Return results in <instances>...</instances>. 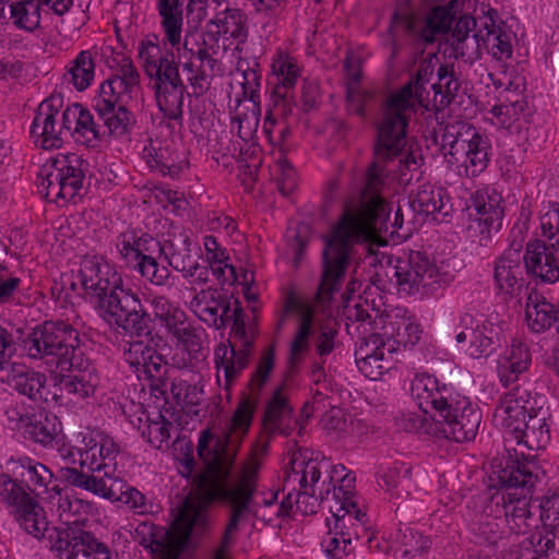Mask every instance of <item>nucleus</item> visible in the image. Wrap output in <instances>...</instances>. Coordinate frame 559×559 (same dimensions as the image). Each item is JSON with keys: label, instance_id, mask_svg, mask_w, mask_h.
<instances>
[{"label": "nucleus", "instance_id": "nucleus-1", "mask_svg": "<svg viewBox=\"0 0 559 559\" xmlns=\"http://www.w3.org/2000/svg\"><path fill=\"white\" fill-rule=\"evenodd\" d=\"M433 69L421 63L414 79L386 102L378 129L374 160L366 174L361 199L356 206H346L336 224L322 236L321 280L317 294H335L349 266L359 258L358 250L369 251L377 231L386 228L391 207L381 195L386 174H394L400 183L407 185L423 164L418 150L407 146L406 111L413 100L423 102L425 84Z\"/></svg>", "mask_w": 559, "mask_h": 559}, {"label": "nucleus", "instance_id": "nucleus-2", "mask_svg": "<svg viewBox=\"0 0 559 559\" xmlns=\"http://www.w3.org/2000/svg\"><path fill=\"white\" fill-rule=\"evenodd\" d=\"M267 445L266 441L260 448H254L251 457L243 464L239 475L233 481L228 480L229 474L216 472L210 462H204L209 476L202 479L200 493L189 495L185 498L168 530L153 523H140L135 528L140 544L151 548L152 551H159L166 556H178L193 546L194 539L207 530L210 525L209 504L214 500H219L229 508V519L213 559H228L229 547L239 530V524L247 520L248 515L258 512L253 495L257 491L261 461L257 455L258 452L265 453Z\"/></svg>", "mask_w": 559, "mask_h": 559}, {"label": "nucleus", "instance_id": "nucleus-3", "mask_svg": "<svg viewBox=\"0 0 559 559\" xmlns=\"http://www.w3.org/2000/svg\"><path fill=\"white\" fill-rule=\"evenodd\" d=\"M274 368V349L269 347L261 355L259 362L248 383L250 396L243 397L234 412L233 417L221 433L210 430L201 432L198 442V454L204 462H210L216 472L230 474L236 454L243 437L251 426L255 409L258 392L269 380Z\"/></svg>", "mask_w": 559, "mask_h": 559}, {"label": "nucleus", "instance_id": "nucleus-4", "mask_svg": "<svg viewBox=\"0 0 559 559\" xmlns=\"http://www.w3.org/2000/svg\"><path fill=\"white\" fill-rule=\"evenodd\" d=\"M292 472L285 478V486L299 485L297 492H288L282 501L277 515L289 513L295 503L298 509L306 499L311 498L310 512H314V507L323 501L335 498H353V488L355 477L350 473H346V468L342 464L332 465L331 461L325 457H293Z\"/></svg>", "mask_w": 559, "mask_h": 559}, {"label": "nucleus", "instance_id": "nucleus-5", "mask_svg": "<svg viewBox=\"0 0 559 559\" xmlns=\"http://www.w3.org/2000/svg\"><path fill=\"white\" fill-rule=\"evenodd\" d=\"M496 474L500 489L491 501L502 508L509 530L515 535L524 534L533 526L534 516L538 513V504L532 501V489L545 473L534 461L508 457Z\"/></svg>", "mask_w": 559, "mask_h": 559}, {"label": "nucleus", "instance_id": "nucleus-6", "mask_svg": "<svg viewBox=\"0 0 559 559\" xmlns=\"http://www.w3.org/2000/svg\"><path fill=\"white\" fill-rule=\"evenodd\" d=\"M57 512L61 524L47 530L49 547L59 559H111L108 547L81 525L91 504L82 499L58 492Z\"/></svg>", "mask_w": 559, "mask_h": 559}, {"label": "nucleus", "instance_id": "nucleus-7", "mask_svg": "<svg viewBox=\"0 0 559 559\" xmlns=\"http://www.w3.org/2000/svg\"><path fill=\"white\" fill-rule=\"evenodd\" d=\"M139 59L146 75L154 80L155 100L164 117L182 121L186 85L174 53L163 50L156 34L147 35L140 44Z\"/></svg>", "mask_w": 559, "mask_h": 559}, {"label": "nucleus", "instance_id": "nucleus-8", "mask_svg": "<svg viewBox=\"0 0 559 559\" xmlns=\"http://www.w3.org/2000/svg\"><path fill=\"white\" fill-rule=\"evenodd\" d=\"M79 342L78 331L69 323L46 321L23 338V349L32 359L69 370L79 366Z\"/></svg>", "mask_w": 559, "mask_h": 559}, {"label": "nucleus", "instance_id": "nucleus-9", "mask_svg": "<svg viewBox=\"0 0 559 559\" xmlns=\"http://www.w3.org/2000/svg\"><path fill=\"white\" fill-rule=\"evenodd\" d=\"M437 141L443 155L450 157L449 163L464 167L466 176L475 177L487 168L491 144L474 126L461 120L448 122Z\"/></svg>", "mask_w": 559, "mask_h": 559}, {"label": "nucleus", "instance_id": "nucleus-10", "mask_svg": "<svg viewBox=\"0 0 559 559\" xmlns=\"http://www.w3.org/2000/svg\"><path fill=\"white\" fill-rule=\"evenodd\" d=\"M81 443L80 468L62 466L59 476L68 485L90 491L94 477H107L115 472L120 447L109 436L93 431L83 435Z\"/></svg>", "mask_w": 559, "mask_h": 559}, {"label": "nucleus", "instance_id": "nucleus-11", "mask_svg": "<svg viewBox=\"0 0 559 559\" xmlns=\"http://www.w3.org/2000/svg\"><path fill=\"white\" fill-rule=\"evenodd\" d=\"M100 316L114 322L126 333L138 337H150L152 320L139 297L122 284L111 288L96 300Z\"/></svg>", "mask_w": 559, "mask_h": 559}, {"label": "nucleus", "instance_id": "nucleus-12", "mask_svg": "<svg viewBox=\"0 0 559 559\" xmlns=\"http://www.w3.org/2000/svg\"><path fill=\"white\" fill-rule=\"evenodd\" d=\"M230 323L234 343H221L214 352L217 379L219 371L223 370L226 390H229L247 368L253 343V336L246 329L245 312L238 300L234 301V307L231 306V311L228 312V324Z\"/></svg>", "mask_w": 559, "mask_h": 559}, {"label": "nucleus", "instance_id": "nucleus-13", "mask_svg": "<svg viewBox=\"0 0 559 559\" xmlns=\"http://www.w3.org/2000/svg\"><path fill=\"white\" fill-rule=\"evenodd\" d=\"M86 170L87 163L80 155L60 154L43 166L40 187L47 198L70 201L83 188Z\"/></svg>", "mask_w": 559, "mask_h": 559}, {"label": "nucleus", "instance_id": "nucleus-14", "mask_svg": "<svg viewBox=\"0 0 559 559\" xmlns=\"http://www.w3.org/2000/svg\"><path fill=\"white\" fill-rule=\"evenodd\" d=\"M0 502L10 508V513L27 534L36 538L45 535L44 509L12 474L0 473Z\"/></svg>", "mask_w": 559, "mask_h": 559}, {"label": "nucleus", "instance_id": "nucleus-15", "mask_svg": "<svg viewBox=\"0 0 559 559\" xmlns=\"http://www.w3.org/2000/svg\"><path fill=\"white\" fill-rule=\"evenodd\" d=\"M395 276L400 290L408 295L433 294L453 280V275L449 271L432 263L418 251L412 252L407 259L397 260Z\"/></svg>", "mask_w": 559, "mask_h": 559}, {"label": "nucleus", "instance_id": "nucleus-16", "mask_svg": "<svg viewBox=\"0 0 559 559\" xmlns=\"http://www.w3.org/2000/svg\"><path fill=\"white\" fill-rule=\"evenodd\" d=\"M160 245L159 253L174 270L181 272L183 277L191 278V283L197 285L209 282L210 270L193 259L190 237L182 228L171 225L163 234Z\"/></svg>", "mask_w": 559, "mask_h": 559}, {"label": "nucleus", "instance_id": "nucleus-17", "mask_svg": "<svg viewBox=\"0 0 559 559\" xmlns=\"http://www.w3.org/2000/svg\"><path fill=\"white\" fill-rule=\"evenodd\" d=\"M62 105L60 94L51 95L39 104L31 126V136L37 146L45 150L60 147L64 135H69L64 110L60 115Z\"/></svg>", "mask_w": 559, "mask_h": 559}, {"label": "nucleus", "instance_id": "nucleus-18", "mask_svg": "<svg viewBox=\"0 0 559 559\" xmlns=\"http://www.w3.org/2000/svg\"><path fill=\"white\" fill-rule=\"evenodd\" d=\"M501 195L496 191L477 192L473 204L468 207L475 214L469 213L471 223L467 227L468 237L481 247L491 242L492 231H498L502 225L503 209L500 205Z\"/></svg>", "mask_w": 559, "mask_h": 559}, {"label": "nucleus", "instance_id": "nucleus-19", "mask_svg": "<svg viewBox=\"0 0 559 559\" xmlns=\"http://www.w3.org/2000/svg\"><path fill=\"white\" fill-rule=\"evenodd\" d=\"M481 420L480 412L465 396L460 395L442 412L436 423L447 439L455 442L473 440Z\"/></svg>", "mask_w": 559, "mask_h": 559}, {"label": "nucleus", "instance_id": "nucleus-20", "mask_svg": "<svg viewBox=\"0 0 559 559\" xmlns=\"http://www.w3.org/2000/svg\"><path fill=\"white\" fill-rule=\"evenodd\" d=\"M453 22V16L449 9L436 7L426 16L415 15L407 10L401 13L395 12L392 16L390 31L397 24L401 28L411 35L417 43L431 44L438 35L447 33Z\"/></svg>", "mask_w": 559, "mask_h": 559}, {"label": "nucleus", "instance_id": "nucleus-21", "mask_svg": "<svg viewBox=\"0 0 559 559\" xmlns=\"http://www.w3.org/2000/svg\"><path fill=\"white\" fill-rule=\"evenodd\" d=\"M373 331L382 338L389 354H397L401 346H414L421 336L419 324L399 313L376 312Z\"/></svg>", "mask_w": 559, "mask_h": 559}, {"label": "nucleus", "instance_id": "nucleus-22", "mask_svg": "<svg viewBox=\"0 0 559 559\" xmlns=\"http://www.w3.org/2000/svg\"><path fill=\"white\" fill-rule=\"evenodd\" d=\"M524 263L519 250L509 249L504 251L493 264V281L496 288L518 304H523V296L531 289L524 278Z\"/></svg>", "mask_w": 559, "mask_h": 559}, {"label": "nucleus", "instance_id": "nucleus-23", "mask_svg": "<svg viewBox=\"0 0 559 559\" xmlns=\"http://www.w3.org/2000/svg\"><path fill=\"white\" fill-rule=\"evenodd\" d=\"M322 503H325L332 513V519H328V525L335 530V535L342 538L349 537L352 540L367 538V542H370L366 527L367 515L359 509L354 497L340 500L331 498Z\"/></svg>", "mask_w": 559, "mask_h": 559}, {"label": "nucleus", "instance_id": "nucleus-24", "mask_svg": "<svg viewBox=\"0 0 559 559\" xmlns=\"http://www.w3.org/2000/svg\"><path fill=\"white\" fill-rule=\"evenodd\" d=\"M79 280L84 293L96 300L123 283L116 267L100 255L83 258L80 264Z\"/></svg>", "mask_w": 559, "mask_h": 559}, {"label": "nucleus", "instance_id": "nucleus-25", "mask_svg": "<svg viewBox=\"0 0 559 559\" xmlns=\"http://www.w3.org/2000/svg\"><path fill=\"white\" fill-rule=\"evenodd\" d=\"M411 392L418 407L436 420L445 408L460 396L452 388L440 384L430 374H417L412 381Z\"/></svg>", "mask_w": 559, "mask_h": 559}, {"label": "nucleus", "instance_id": "nucleus-26", "mask_svg": "<svg viewBox=\"0 0 559 559\" xmlns=\"http://www.w3.org/2000/svg\"><path fill=\"white\" fill-rule=\"evenodd\" d=\"M316 407L306 403L301 408V420L293 418V408L288 405L282 390L277 389L269 401L264 417L263 427L266 433L289 436L296 426H299L298 433L301 435L305 429V423L312 416Z\"/></svg>", "mask_w": 559, "mask_h": 559}, {"label": "nucleus", "instance_id": "nucleus-27", "mask_svg": "<svg viewBox=\"0 0 559 559\" xmlns=\"http://www.w3.org/2000/svg\"><path fill=\"white\" fill-rule=\"evenodd\" d=\"M522 260L526 273L535 278L549 284L559 281V248L536 239L527 243Z\"/></svg>", "mask_w": 559, "mask_h": 559}, {"label": "nucleus", "instance_id": "nucleus-28", "mask_svg": "<svg viewBox=\"0 0 559 559\" xmlns=\"http://www.w3.org/2000/svg\"><path fill=\"white\" fill-rule=\"evenodd\" d=\"M92 484L93 489L88 492L112 501H120L140 514L150 512L151 504L147 502L146 497L136 488L128 485L122 478L115 475V472L107 477L103 476V479L102 477H94Z\"/></svg>", "mask_w": 559, "mask_h": 559}, {"label": "nucleus", "instance_id": "nucleus-29", "mask_svg": "<svg viewBox=\"0 0 559 559\" xmlns=\"http://www.w3.org/2000/svg\"><path fill=\"white\" fill-rule=\"evenodd\" d=\"M535 409L531 406L530 393L519 386L504 394L493 413L496 426L501 427L508 435L516 431Z\"/></svg>", "mask_w": 559, "mask_h": 559}, {"label": "nucleus", "instance_id": "nucleus-30", "mask_svg": "<svg viewBox=\"0 0 559 559\" xmlns=\"http://www.w3.org/2000/svg\"><path fill=\"white\" fill-rule=\"evenodd\" d=\"M191 311L203 322L216 329L228 325L230 299L215 288L201 289L190 301Z\"/></svg>", "mask_w": 559, "mask_h": 559}, {"label": "nucleus", "instance_id": "nucleus-31", "mask_svg": "<svg viewBox=\"0 0 559 559\" xmlns=\"http://www.w3.org/2000/svg\"><path fill=\"white\" fill-rule=\"evenodd\" d=\"M382 338L373 331L368 338H364L355 352L358 369L368 378L376 380L384 370H389L394 362V355L385 350Z\"/></svg>", "mask_w": 559, "mask_h": 559}, {"label": "nucleus", "instance_id": "nucleus-32", "mask_svg": "<svg viewBox=\"0 0 559 559\" xmlns=\"http://www.w3.org/2000/svg\"><path fill=\"white\" fill-rule=\"evenodd\" d=\"M0 381L32 401L45 400V374L31 370L22 364L10 362L9 360L0 367Z\"/></svg>", "mask_w": 559, "mask_h": 559}, {"label": "nucleus", "instance_id": "nucleus-33", "mask_svg": "<svg viewBox=\"0 0 559 559\" xmlns=\"http://www.w3.org/2000/svg\"><path fill=\"white\" fill-rule=\"evenodd\" d=\"M66 123H68L69 135L82 145L96 146L105 140L103 124L95 120L93 114L80 104L68 106L64 109Z\"/></svg>", "mask_w": 559, "mask_h": 559}, {"label": "nucleus", "instance_id": "nucleus-34", "mask_svg": "<svg viewBox=\"0 0 559 559\" xmlns=\"http://www.w3.org/2000/svg\"><path fill=\"white\" fill-rule=\"evenodd\" d=\"M206 34L214 41L219 38L242 44L248 37L247 15L238 8H225L206 22Z\"/></svg>", "mask_w": 559, "mask_h": 559}, {"label": "nucleus", "instance_id": "nucleus-35", "mask_svg": "<svg viewBox=\"0 0 559 559\" xmlns=\"http://www.w3.org/2000/svg\"><path fill=\"white\" fill-rule=\"evenodd\" d=\"M7 464L12 476L37 496L47 490L53 477L47 466L29 456L11 457Z\"/></svg>", "mask_w": 559, "mask_h": 559}, {"label": "nucleus", "instance_id": "nucleus-36", "mask_svg": "<svg viewBox=\"0 0 559 559\" xmlns=\"http://www.w3.org/2000/svg\"><path fill=\"white\" fill-rule=\"evenodd\" d=\"M528 418L522 423L516 431L510 433L519 445H524L528 450H542L550 441L549 413L542 407L532 409Z\"/></svg>", "mask_w": 559, "mask_h": 559}, {"label": "nucleus", "instance_id": "nucleus-37", "mask_svg": "<svg viewBox=\"0 0 559 559\" xmlns=\"http://www.w3.org/2000/svg\"><path fill=\"white\" fill-rule=\"evenodd\" d=\"M532 362L530 348L526 344L513 341L512 345L499 356L497 374L503 386L518 381L520 374L526 372Z\"/></svg>", "mask_w": 559, "mask_h": 559}, {"label": "nucleus", "instance_id": "nucleus-38", "mask_svg": "<svg viewBox=\"0 0 559 559\" xmlns=\"http://www.w3.org/2000/svg\"><path fill=\"white\" fill-rule=\"evenodd\" d=\"M444 197L445 192L442 188L424 183L409 197L408 204L414 212L431 216L433 221L443 222L449 215V201L444 200Z\"/></svg>", "mask_w": 559, "mask_h": 559}, {"label": "nucleus", "instance_id": "nucleus-39", "mask_svg": "<svg viewBox=\"0 0 559 559\" xmlns=\"http://www.w3.org/2000/svg\"><path fill=\"white\" fill-rule=\"evenodd\" d=\"M523 301L525 302V321L532 332L542 333L554 325L557 308L535 288L523 296Z\"/></svg>", "mask_w": 559, "mask_h": 559}, {"label": "nucleus", "instance_id": "nucleus-40", "mask_svg": "<svg viewBox=\"0 0 559 559\" xmlns=\"http://www.w3.org/2000/svg\"><path fill=\"white\" fill-rule=\"evenodd\" d=\"M185 0H156V10L164 32V44L176 47L181 41Z\"/></svg>", "mask_w": 559, "mask_h": 559}, {"label": "nucleus", "instance_id": "nucleus-41", "mask_svg": "<svg viewBox=\"0 0 559 559\" xmlns=\"http://www.w3.org/2000/svg\"><path fill=\"white\" fill-rule=\"evenodd\" d=\"M123 357L136 372H143L147 377H155L163 368L162 356L144 341L128 343V347H126L123 352Z\"/></svg>", "mask_w": 559, "mask_h": 559}, {"label": "nucleus", "instance_id": "nucleus-42", "mask_svg": "<svg viewBox=\"0 0 559 559\" xmlns=\"http://www.w3.org/2000/svg\"><path fill=\"white\" fill-rule=\"evenodd\" d=\"M301 69L297 60L285 52H278L272 61L271 84L273 91L295 92Z\"/></svg>", "mask_w": 559, "mask_h": 559}, {"label": "nucleus", "instance_id": "nucleus-43", "mask_svg": "<svg viewBox=\"0 0 559 559\" xmlns=\"http://www.w3.org/2000/svg\"><path fill=\"white\" fill-rule=\"evenodd\" d=\"M10 20L21 31L33 33L40 27V0H8Z\"/></svg>", "mask_w": 559, "mask_h": 559}, {"label": "nucleus", "instance_id": "nucleus-44", "mask_svg": "<svg viewBox=\"0 0 559 559\" xmlns=\"http://www.w3.org/2000/svg\"><path fill=\"white\" fill-rule=\"evenodd\" d=\"M484 22L483 46L495 59L507 60L513 52V34L500 25H496L491 19Z\"/></svg>", "mask_w": 559, "mask_h": 559}, {"label": "nucleus", "instance_id": "nucleus-45", "mask_svg": "<svg viewBox=\"0 0 559 559\" xmlns=\"http://www.w3.org/2000/svg\"><path fill=\"white\" fill-rule=\"evenodd\" d=\"M98 384L99 377L94 369L72 371L60 380L61 391L72 395L76 401L93 396Z\"/></svg>", "mask_w": 559, "mask_h": 559}, {"label": "nucleus", "instance_id": "nucleus-46", "mask_svg": "<svg viewBox=\"0 0 559 559\" xmlns=\"http://www.w3.org/2000/svg\"><path fill=\"white\" fill-rule=\"evenodd\" d=\"M134 93L124 86L120 79L109 76L100 84L97 95L92 100V107L106 110L110 107L127 106Z\"/></svg>", "mask_w": 559, "mask_h": 559}, {"label": "nucleus", "instance_id": "nucleus-47", "mask_svg": "<svg viewBox=\"0 0 559 559\" xmlns=\"http://www.w3.org/2000/svg\"><path fill=\"white\" fill-rule=\"evenodd\" d=\"M501 329L491 321H484L473 330L469 356L473 358L488 357L500 345Z\"/></svg>", "mask_w": 559, "mask_h": 559}, {"label": "nucleus", "instance_id": "nucleus-48", "mask_svg": "<svg viewBox=\"0 0 559 559\" xmlns=\"http://www.w3.org/2000/svg\"><path fill=\"white\" fill-rule=\"evenodd\" d=\"M64 76L79 92H83L90 87L95 78V61L93 53L90 50L80 51L69 63Z\"/></svg>", "mask_w": 559, "mask_h": 559}, {"label": "nucleus", "instance_id": "nucleus-49", "mask_svg": "<svg viewBox=\"0 0 559 559\" xmlns=\"http://www.w3.org/2000/svg\"><path fill=\"white\" fill-rule=\"evenodd\" d=\"M98 119L102 121L103 130H105V139L110 135L122 136L129 132L132 123V114L127 106L106 108H93Z\"/></svg>", "mask_w": 559, "mask_h": 559}, {"label": "nucleus", "instance_id": "nucleus-50", "mask_svg": "<svg viewBox=\"0 0 559 559\" xmlns=\"http://www.w3.org/2000/svg\"><path fill=\"white\" fill-rule=\"evenodd\" d=\"M237 71L240 72L242 79L240 83L242 98H239L238 103L242 99H247L252 103L254 109H258L260 104L261 86V71L259 63L255 60H252V62L240 60L237 64Z\"/></svg>", "mask_w": 559, "mask_h": 559}, {"label": "nucleus", "instance_id": "nucleus-51", "mask_svg": "<svg viewBox=\"0 0 559 559\" xmlns=\"http://www.w3.org/2000/svg\"><path fill=\"white\" fill-rule=\"evenodd\" d=\"M174 430H176L174 423L162 414H157L156 418L146 420L142 428V437L155 449H167Z\"/></svg>", "mask_w": 559, "mask_h": 559}, {"label": "nucleus", "instance_id": "nucleus-52", "mask_svg": "<svg viewBox=\"0 0 559 559\" xmlns=\"http://www.w3.org/2000/svg\"><path fill=\"white\" fill-rule=\"evenodd\" d=\"M503 522L504 521L499 520L498 518L486 516L483 519L475 531L477 542L495 547L501 546L504 548L510 546V549H513L515 544L513 542L510 544L508 537L504 536V532L502 530Z\"/></svg>", "mask_w": 559, "mask_h": 559}, {"label": "nucleus", "instance_id": "nucleus-53", "mask_svg": "<svg viewBox=\"0 0 559 559\" xmlns=\"http://www.w3.org/2000/svg\"><path fill=\"white\" fill-rule=\"evenodd\" d=\"M526 109L527 102L522 96L515 95L513 99L507 95L500 104L491 108L490 112L497 119L498 124L510 128L524 115Z\"/></svg>", "mask_w": 559, "mask_h": 559}, {"label": "nucleus", "instance_id": "nucleus-54", "mask_svg": "<svg viewBox=\"0 0 559 559\" xmlns=\"http://www.w3.org/2000/svg\"><path fill=\"white\" fill-rule=\"evenodd\" d=\"M395 540L401 545L403 556H416L429 549L431 542L409 526L400 527Z\"/></svg>", "mask_w": 559, "mask_h": 559}, {"label": "nucleus", "instance_id": "nucleus-55", "mask_svg": "<svg viewBox=\"0 0 559 559\" xmlns=\"http://www.w3.org/2000/svg\"><path fill=\"white\" fill-rule=\"evenodd\" d=\"M312 334V312L302 313L296 335L290 345L289 359L292 365L298 364L309 348V337Z\"/></svg>", "mask_w": 559, "mask_h": 559}, {"label": "nucleus", "instance_id": "nucleus-56", "mask_svg": "<svg viewBox=\"0 0 559 559\" xmlns=\"http://www.w3.org/2000/svg\"><path fill=\"white\" fill-rule=\"evenodd\" d=\"M540 230L545 242L551 248H559V204L548 203L540 216Z\"/></svg>", "mask_w": 559, "mask_h": 559}, {"label": "nucleus", "instance_id": "nucleus-57", "mask_svg": "<svg viewBox=\"0 0 559 559\" xmlns=\"http://www.w3.org/2000/svg\"><path fill=\"white\" fill-rule=\"evenodd\" d=\"M484 38V29H478L472 37L452 39L451 46L456 58H463L466 62H473L480 57Z\"/></svg>", "mask_w": 559, "mask_h": 559}, {"label": "nucleus", "instance_id": "nucleus-58", "mask_svg": "<svg viewBox=\"0 0 559 559\" xmlns=\"http://www.w3.org/2000/svg\"><path fill=\"white\" fill-rule=\"evenodd\" d=\"M345 69L352 80V84L347 87V109L352 114L364 116V107L368 95L357 86L360 73L357 69L352 68L349 59H346Z\"/></svg>", "mask_w": 559, "mask_h": 559}, {"label": "nucleus", "instance_id": "nucleus-59", "mask_svg": "<svg viewBox=\"0 0 559 559\" xmlns=\"http://www.w3.org/2000/svg\"><path fill=\"white\" fill-rule=\"evenodd\" d=\"M273 110L269 117L278 121L297 122L295 92H272Z\"/></svg>", "mask_w": 559, "mask_h": 559}, {"label": "nucleus", "instance_id": "nucleus-60", "mask_svg": "<svg viewBox=\"0 0 559 559\" xmlns=\"http://www.w3.org/2000/svg\"><path fill=\"white\" fill-rule=\"evenodd\" d=\"M437 75L438 82L433 83L431 87L436 95H441V104H449L456 95L461 83L455 78L454 70L447 66H440Z\"/></svg>", "mask_w": 559, "mask_h": 559}, {"label": "nucleus", "instance_id": "nucleus-61", "mask_svg": "<svg viewBox=\"0 0 559 559\" xmlns=\"http://www.w3.org/2000/svg\"><path fill=\"white\" fill-rule=\"evenodd\" d=\"M25 433L35 442L49 445L56 438L55 425L46 415H33L31 423L25 428Z\"/></svg>", "mask_w": 559, "mask_h": 559}, {"label": "nucleus", "instance_id": "nucleus-62", "mask_svg": "<svg viewBox=\"0 0 559 559\" xmlns=\"http://www.w3.org/2000/svg\"><path fill=\"white\" fill-rule=\"evenodd\" d=\"M314 346L318 355L324 357L331 354L335 347V337L337 335L336 322L328 320L320 323L316 329L312 328Z\"/></svg>", "mask_w": 559, "mask_h": 559}, {"label": "nucleus", "instance_id": "nucleus-63", "mask_svg": "<svg viewBox=\"0 0 559 559\" xmlns=\"http://www.w3.org/2000/svg\"><path fill=\"white\" fill-rule=\"evenodd\" d=\"M134 269L142 277L156 286H164L168 283L170 271L165 265H159L154 257H146L143 261H138Z\"/></svg>", "mask_w": 559, "mask_h": 559}, {"label": "nucleus", "instance_id": "nucleus-64", "mask_svg": "<svg viewBox=\"0 0 559 559\" xmlns=\"http://www.w3.org/2000/svg\"><path fill=\"white\" fill-rule=\"evenodd\" d=\"M275 180L284 197L290 195L297 188V174L286 159H278L275 169Z\"/></svg>", "mask_w": 559, "mask_h": 559}]
</instances>
